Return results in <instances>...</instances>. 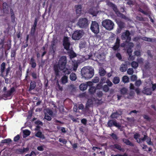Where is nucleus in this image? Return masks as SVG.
I'll return each instance as SVG.
<instances>
[{"label":"nucleus","instance_id":"5fc2aeb1","mask_svg":"<svg viewBox=\"0 0 156 156\" xmlns=\"http://www.w3.org/2000/svg\"><path fill=\"white\" fill-rule=\"evenodd\" d=\"M106 83L107 84V85L109 87H112L113 84L109 79H107L106 80Z\"/></svg>","mask_w":156,"mask_h":156},{"label":"nucleus","instance_id":"8fccbe9b","mask_svg":"<svg viewBox=\"0 0 156 156\" xmlns=\"http://www.w3.org/2000/svg\"><path fill=\"white\" fill-rule=\"evenodd\" d=\"M31 76L33 79H36L37 78V76L36 73L35 72H33L31 73Z\"/></svg>","mask_w":156,"mask_h":156},{"label":"nucleus","instance_id":"a878e982","mask_svg":"<svg viewBox=\"0 0 156 156\" xmlns=\"http://www.w3.org/2000/svg\"><path fill=\"white\" fill-rule=\"evenodd\" d=\"M79 87L81 90L84 91L86 90L87 89V85L86 84L82 83L80 85Z\"/></svg>","mask_w":156,"mask_h":156},{"label":"nucleus","instance_id":"a19ab883","mask_svg":"<svg viewBox=\"0 0 156 156\" xmlns=\"http://www.w3.org/2000/svg\"><path fill=\"white\" fill-rule=\"evenodd\" d=\"M36 30V28L31 27L30 31V34L31 36H34Z\"/></svg>","mask_w":156,"mask_h":156},{"label":"nucleus","instance_id":"5701e85b","mask_svg":"<svg viewBox=\"0 0 156 156\" xmlns=\"http://www.w3.org/2000/svg\"><path fill=\"white\" fill-rule=\"evenodd\" d=\"M93 104V101L91 99H88L86 104V108H88L90 107L91 105Z\"/></svg>","mask_w":156,"mask_h":156},{"label":"nucleus","instance_id":"49530a36","mask_svg":"<svg viewBox=\"0 0 156 156\" xmlns=\"http://www.w3.org/2000/svg\"><path fill=\"white\" fill-rule=\"evenodd\" d=\"M30 131L27 129H25L23 131V134L27 136L30 135Z\"/></svg>","mask_w":156,"mask_h":156},{"label":"nucleus","instance_id":"9b49d317","mask_svg":"<svg viewBox=\"0 0 156 156\" xmlns=\"http://www.w3.org/2000/svg\"><path fill=\"white\" fill-rule=\"evenodd\" d=\"M107 124L108 126L109 127H111L113 126L118 127L119 129H120L121 127V125L117 123L116 120H109L108 121Z\"/></svg>","mask_w":156,"mask_h":156},{"label":"nucleus","instance_id":"680f3d73","mask_svg":"<svg viewBox=\"0 0 156 156\" xmlns=\"http://www.w3.org/2000/svg\"><path fill=\"white\" fill-rule=\"evenodd\" d=\"M137 76L135 75H132L131 77V80L133 81H134L137 79Z\"/></svg>","mask_w":156,"mask_h":156},{"label":"nucleus","instance_id":"f704fd0d","mask_svg":"<svg viewBox=\"0 0 156 156\" xmlns=\"http://www.w3.org/2000/svg\"><path fill=\"white\" fill-rule=\"evenodd\" d=\"M129 49L127 50V53H128L129 55V60H134L135 58L132 55V52L130 51L129 53Z\"/></svg>","mask_w":156,"mask_h":156},{"label":"nucleus","instance_id":"338daca9","mask_svg":"<svg viewBox=\"0 0 156 156\" xmlns=\"http://www.w3.org/2000/svg\"><path fill=\"white\" fill-rule=\"evenodd\" d=\"M20 138V135L19 134H18L14 137V141L15 142H17L19 140Z\"/></svg>","mask_w":156,"mask_h":156},{"label":"nucleus","instance_id":"3c124183","mask_svg":"<svg viewBox=\"0 0 156 156\" xmlns=\"http://www.w3.org/2000/svg\"><path fill=\"white\" fill-rule=\"evenodd\" d=\"M110 136L114 140H117L118 139V137L114 133H112L111 134H110Z\"/></svg>","mask_w":156,"mask_h":156},{"label":"nucleus","instance_id":"6e6552de","mask_svg":"<svg viewBox=\"0 0 156 156\" xmlns=\"http://www.w3.org/2000/svg\"><path fill=\"white\" fill-rule=\"evenodd\" d=\"M16 91L14 87L11 88L9 90H8L5 92L2 95L3 97L7 98L11 97L10 98L11 99L13 94V93L15 92Z\"/></svg>","mask_w":156,"mask_h":156},{"label":"nucleus","instance_id":"4d7b16f0","mask_svg":"<svg viewBox=\"0 0 156 156\" xmlns=\"http://www.w3.org/2000/svg\"><path fill=\"white\" fill-rule=\"evenodd\" d=\"M143 117L144 119H146L148 121H150L151 120V118L147 115H143Z\"/></svg>","mask_w":156,"mask_h":156},{"label":"nucleus","instance_id":"ea45409f","mask_svg":"<svg viewBox=\"0 0 156 156\" xmlns=\"http://www.w3.org/2000/svg\"><path fill=\"white\" fill-rule=\"evenodd\" d=\"M127 91V89L125 87L122 88L120 90L121 93L123 95L126 94Z\"/></svg>","mask_w":156,"mask_h":156},{"label":"nucleus","instance_id":"2f4dec72","mask_svg":"<svg viewBox=\"0 0 156 156\" xmlns=\"http://www.w3.org/2000/svg\"><path fill=\"white\" fill-rule=\"evenodd\" d=\"M140 136V134L138 133H136L133 135L134 138L136 140V142L138 143H140V139L139 138Z\"/></svg>","mask_w":156,"mask_h":156},{"label":"nucleus","instance_id":"6e6d98bb","mask_svg":"<svg viewBox=\"0 0 156 156\" xmlns=\"http://www.w3.org/2000/svg\"><path fill=\"white\" fill-rule=\"evenodd\" d=\"M141 81L140 80H136L135 83V85L137 87H139L141 84Z\"/></svg>","mask_w":156,"mask_h":156},{"label":"nucleus","instance_id":"0e129e2a","mask_svg":"<svg viewBox=\"0 0 156 156\" xmlns=\"http://www.w3.org/2000/svg\"><path fill=\"white\" fill-rule=\"evenodd\" d=\"M138 11H139L140 12H141V13H143V14H144V15H147V12L144 11L140 8H139V9H138Z\"/></svg>","mask_w":156,"mask_h":156},{"label":"nucleus","instance_id":"c85d7f7f","mask_svg":"<svg viewBox=\"0 0 156 156\" xmlns=\"http://www.w3.org/2000/svg\"><path fill=\"white\" fill-rule=\"evenodd\" d=\"M127 69V67L126 66L123 64H122L120 68V70L121 72H125Z\"/></svg>","mask_w":156,"mask_h":156},{"label":"nucleus","instance_id":"4c0bfd02","mask_svg":"<svg viewBox=\"0 0 156 156\" xmlns=\"http://www.w3.org/2000/svg\"><path fill=\"white\" fill-rule=\"evenodd\" d=\"M119 115V114L117 112L112 113L111 115V117L112 119H117Z\"/></svg>","mask_w":156,"mask_h":156},{"label":"nucleus","instance_id":"aec40b11","mask_svg":"<svg viewBox=\"0 0 156 156\" xmlns=\"http://www.w3.org/2000/svg\"><path fill=\"white\" fill-rule=\"evenodd\" d=\"M61 82L62 84H65L68 82V77L67 75H64L61 79Z\"/></svg>","mask_w":156,"mask_h":156},{"label":"nucleus","instance_id":"ddd939ff","mask_svg":"<svg viewBox=\"0 0 156 156\" xmlns=\"http://www.w3.org/2000/svg\"><path fill=\"white\" fill-rule=\"evenodd\" d=\"M99 9L98 7L91 8L89 11V13L93 16H96L99 12Z\"/></svg>","mask_w":156,"mask_h":156},{"label":"nucleus","instance_id":"0eeeda50","mask_svg":"<svg viewBox=\"0 0 156 156\" xmlns=\"http://www.w3.org/2000/svg\"><path fill=\"white\" fill-rule=\"evenodd\" d=\"M62 44L64 49L66 51H69V50L71 43L68 37L66 36L64 37Z\"/></svg>","mask_w":156,"mask_h":156},{"label":"nucleus","instance_id":"473e14b6","mask_svg":"<svg viewBox=\"0 0 156 156\" xmlns=\"http://www.w3.org/2000/svg\"><path fill=\"white\" fill-rule=\"evenodd\" d=\"M6 64L5 62H3L2 63L1 66V72L3 73L5 71V69Z\"/></svg>","mask_w":156,"mask_h":156},{"label":"nucleus","instance_id":"e2e57ef3","mask_svg":"<svg viewBox=\"0 0 156 156\" xmlns=\"http://www.w3.org/2000/svg\"><path fill=\"white\" fill-rule=\"evenodd\" d=\"M87 120L86 119H83L81 120V123L84 125H86L87 123Z\"/></svg>","mask_w":156,"mask_h":156},{"label":"nucleus","instance_id":"603ef678","mask_svg":"<svg viewBox=\"0 0 156 156\" xmlns=\"http://www.w3.org/2000/svg\"><path fill=\"white\" fill-rule=\"evenodd\" d=\"M44 119L48 121H51V117L49 116L47 113L45 114Z\"/></svg>","mask_w":156,"mask_h":156},{"label":"nucleus","instance_id":"4be33fe9","mask_svg":"<svg viewBox=\"0 0 156 156\" xmlns=\"http://www.w3.org/2000/svg\"><path fill=\"white\" fill-rule=\"evenodd\" d=\"M61 70L63 71V72L65 74L64 75H68L70 74L71 71L70 69H68L65 67L64 69L62 70Z\"/></svg>","mask_w":156,"mask_h":156},{"label":"nucleus","instance_id":"4468645a","mask_svg":"<svg viewBox=\"0 0 156 156\" xmlns=\"http://www.w3.org/2000/svg\"><path fill=\"white\" fill-rule=\"evenodd\" d=\"M57 43V40L55 39H53L51 42V49L55 53V51L56 45Z\"/></svg>","mask_w":156,"mask_h":156},{"label":"nucleus","instance_id":"cd10ccee","mask_svg":"<svg viewBox=\"0 0 156 156\" xmlns=\"http://www.w3.org/2000/svg\"><path fill=\"white\" fill-rule=\"evenodd\" d=\"M120 81V78L118 76H115L112 80V82L114 84H118Z\"/></svg>","mask_w":156,"mask_h":156},{"label":"nucleus","instance_id":"79ce46f5","mask_svg":"<svg viewBox=\"0 0 156 156\" xmlns=\"http://www.w3.org/2000/svg\"><path fill=\"white\" fill-rule=\"evenodd\" d=\"M100 79L98 77L96 76L92 80V82L93 83H96L99 82Z\"/></svg>","mask_w":156,"mask_h":156},{"label":"nucleus","instance_id":"37998d69","mask_svg":"<svg viewBox=\"0 0 156 156\" xmlns=\"http://www.w3.org/2000/svg\"><path fill=\"white\" fill-rule=\"evenodd\" d=\"M113 147L115 149H117L118 150H119L120 151H122V148H121V146L120 145H119L118 144H115L113 145Z\"/></svg>","mask_w":156,"mask_h":156},{"label":"nucleus","instance_id":"774afa93","mask_svg":"<svg viewBox=\"0 0 156 156\" xmlns=\"http://www.w3.org/2000/svg\"><path fill=\"white\" fill-rule=\"evenodd\" d=\"M111 156H128L127 154L126 153H124L122 155L121 154H118L116 155L112 154Z\"/></svg>","mask_w":156,"mask_h":156},{"label":"nucleus","instance_id":"e433bc0d","mask_svg":"<svg viewBox=\"0 0 156 156\" xmlns=\"http://www.w3.org/2000/svg\"><path fill=\"white\" fill-rule=\"evenodd\" d=\"M11 142H12V140H11V139H10V138H8V139H5L2 140L1 141V143H2L9 144V143H10Z\"/></svg>","mask_w":156,"mask_h":156},{"label":"nucleus","instance_id":"f257e3e1","mask_svg":"<svg viewBox=\"0 0 156 156\" xmlns=\"http://www.w3.org/2000/svg\"><path fill=\"white\" fill-rule=\"evenodd\" d=\"M66 63V57L65 56H63L60 58L58 63L54 65V70L56 77H58L59 76V69L62 70L64 69Z\"/></svg>","mask_w":156,"mask_h":156},{"label":"nucleus","instance_id":"f03ea898","mask_svg":"<svg viewBox=\"0 0 156 156\" xmlns=\"http://www.w3.org/2000/svg\"><path fill=\"white\" fill-rule=\"evenodd\" d=\"M81 73L83 77L85 79H88L92 78L94 75V70L91 68L84 67L81 69Z\"/></svg>","mask_w":156,"mask_h":156},{"label":"nucleus","instance_id":"052dcab7","mask_svg":"<svg viewBox=\"0 0 156 156\" xmlns=\"http://www.w3.org/2000/svg\"><path fill=\"white\" fill-rule=\"evenodd\" d=\"M37 18H35L34 20V22L33 25L32 26V27L36 28L37 23Z\"/></svg>","mask_w":156,"mask_h":156},{"label":"nucleus","instance_id":"2eb2a0df","mask_svg":"<svg viewBox=\"0 0 156 156\" xmlns=\"http://www.w3.org/2000/svg\"><path fill=\"white\" fill-rule=\"evenodd\" d=\"M3 10L4 13L8 14L9 13V9L8 8L7 4L5 2H4L3 4Z\"/></svg>","mask_w":156,"mask_h":156},{"label":"nucleus","instance_id":"c9c22d12","mask_svg":"<svg viewBox=\"0 0 156 156\" xmlns=\"http://www.w3.org/2000/svg\"><path fill=\"white\" fill-rule=\"evenodd\" d=\"M131 66L134 69H136L138 66V63L135 62L133 61L131 63Z\"/></svg>","mask_w":156,"mask_h":156},{"label":"nucleus","instance_id":"393cba45","mask_svg":"<svg viewBox=\"0 0 156 156\" xmlns=\"http://www.w3.org/2000/svg\"><path fill=\"white\" fill-rule=\"evenodd\" d=\"M143 92V93L147 95H150L152 94V91L151 89L149 88L144 89Z\"/></svg>","mask_w":156,"mask_h":156},{"label":"nucleus","instance_id":"7c9ffc66","mask_svg":"<svg viewBox=\"0 0 156 156\" xmlns=\"http://www.w3.org/2000/svg\"><path fill=\"white\" fill-rule=\"evenodd\" d=\"M96 88L95 87L91 86L89 90V92L90 94H94L96 92Z\"/></svg>","mask_w":156,"mask_h":156},{"label":"nucleus","instance_id":"b1692460","mask_svg":"<svg viewBox=\"0 0 156 156\" xmlns=\"http://www.w3.org/2000/svg\"><path fill=\"white\" fill-rule=\"evenodd\" d=\"M70 79L73 81L76 80L77 79V77L76 74L74 73H71L69 76Z\"/></svg>","mask_w":156,"mask_h":156},{"label":"nucleus","instance_id":"a18cd8bd","mask_svg":"<svg viewBox=\"0 0 156 156\" xmlns=\"http://www.w3.org/2000/svg\"><path fill=\"white\" fill-rule=\"evenodd\" d=\"M119 27L121 28H123L125 27V23L122 22L120 21L118 23Z\"/></svg>","mask_w":156,"mask_h":156},{"label":"nucleus","instance_id":"f8f14e48","mask_svg":"<svg viewBox=\"0 0 156 156\" xmlns=\"http://www.w3.org/2000/svg\"><path fill=\"white\" fill-rule=\"evenodd\" d=\"M29 150V148L27 147L26 148L23 147V149L21 148L16 149L15 152L17 154H23L24 152H27Z\"/></svg>","mask_w":156,"mask_h":156},{"label":"nucleus","instance_id":"7ed1b4c3","mask_svg":"<svg viewBox=\"0 0 156 156\" xmlns=\"http://www.w3.org/2000/svg\"><path fill=\"white\" fill-rule=\"evenodd\" d=\"M88 20L85 18H80L77 23V25L81 28H86L88 26Z\"/></svg>","mask_w":156,"mask_h":156},{"label":"nucleus","instance_id":"a211bd4d","mask_svg":"<svg viewBox=\"0 0 156 156\" xmlns=\"http://www.w3.org/2000/svg\"><path fill=\"white\" fill-rule=\"evenodd\" d=\"M68 51V53L69 54V55L70 58H73L76 56L77 55L76 54L73 50L69 49V50Z\"/></svg>","mask_w":156,"mask_h":156},{"label":"nucleus","instance_id":"09e8293b","mask_svg":"<svg viewBox=\"0 0 156 156\" xmlns=\"http://www.w3.org/2000/svg\"><path fill=\"white\" fill-rule=\"evenodd\" d=\"M133 69L132 68H129L128 69L127 73L129 75H132L133 73Z\"/></svg>","mask_w":156,"mask_h":156},{"label":"nucleus","instance_id":"39448f33","mask_svg":"<svg viewBox=\"0 0 156 156\" xmlns=\"http://www.w3.org/2000/svg\"><path fill=\"white\" fill-rule=\"evenodd\" d=\"M102 26L108 30H111L113 28L114 23L111 20H106L102 22Z\"/></svg>","mask_w":156,"mask_h":156},{"label":"nucleus","instance_id":"dca6fc26","mask_svg":"<svg viewBox=\"0 0 156 156\" xmlns=\"http://www.w3.org/2000/svg\"><path fill=\"white\" fill-rule=\"evenodd\" d=\"M77 14L80 15L81 13L82 6L80 5H76L75 6Z\"/></svg>","mask_w":156,"mask_h":156},{"label":"nucleus","instance_id":"c03bdc74","mask_svg":"<svg viewBox=\"0 0 156 156\" xmlns=\"http://www.w3.org/2000/svg\"><path fill=\"white\" fill-rule=\"evenodd\" d=\"M109 90L108 86L107 85H105L103 87V90L105 92H107Z\"/></svg>","mask_w":156,"mask_h":156},{"label":"nucleus","instance_id":"864d4df0","mask_svg":"<svg viewBox=\"0 0 156 156\" xmlns=\"http://www.w3.org/2000/svg\"><path fill=\"white\" fill-rule=\"evenodd\" d=\"M59 141L62 143L64 144H65L67 143V140L66 139L62 138L59 139Z\"/></svg>","mask_w":156,"mask_h":156},{"label":"nucleus","instance_id":"9d476101","mask_svg":"<svg viewBox=\"0 0 156 156\" xmlns=\"http://www.w3.org/2000/svg\"><path fill=\"white\" fill-rule=\"evenodd\" d=\"M130 33L128 30H126L125 32L122 33L121 35V38L122 40L126 39L130 41L131 39L130 37Z\"/></svg>","mask_w":156,"mask_h":156},{"label":"nucleus","instance_id":"bf43d9fd","mask_svg":"<svg viewBox=\"0 0 156 156\" xmlns=\"http://www.w3.org/2000/svg\"><path fill=\"white\" fill-rule=\"evenodd\" d=\"M127 4L131 6L134 5V2L133 1L131 0H128L126 2Z\"/></svg>","mask_w":156,"mask_h":156},{"label":"nucleus","instance_id":"1a4fd4ad","mask_svg":"<svg viewBox=\"0 0 156 156\" xmlns=\"http://www.w3.org/2000/svg\"><path fill=\"white\" fill-rule=\"evenodd\" d=\"M82 31L81 30H77L74 32L72 34V38L74 40H79L83 36Z\"/></svg>","mask_w":156,"mask_h":156},{"label":"nucleus","instance_id":"f3484780","mask_svg":"<svg viewBox=\"0 0 156 156\" xmlns=\"http://www.w3.org/2000/svg\"><path fill=\"white\" fill-rule=\"evenodd\" d=\"M122 140L123 142L126 144V145H129L132 147H133L134 146V144L131 142L128 139L123 138L122 139Z\"/></svg>","mask_w":156,"mask_h":156},{"label":"nucleus","instance_id":"13d9d810","mask_svg":"<svg viewBox=\"0 0 156 156\" xmlns=\"http://www.w3.org/2000/svg\"><path fill=\"white\" fill-rule=\"evenodd\" d=\"M35 123L37 125H40L41 126H42L43 125V123L42 122L39 120H37L35 121Z\"/></svg>","mask_w":156,"mask_h":156},{"label":"nucleus","instance_id":"6ab92c4d","mask_svg":"<svg viewBox=\"0 0 156 156\" xmlns=\"http://www.w3.org/2000/svg\"><path fill=\"white\" fill-rule=\"evenodd\" d=\"M29 64L31 65L32 68H34L36 67L37 65L35 60L33 57H32L31 58Z\"/></svg>","mask_w":156,"mask_h":156},{"label":"nucleus","instance_id":"69168bd1","mask_svg":"<svg viewBox=\"0 0 156 156\" xmlns=\"http://www.w3.org/2000/svg\"><path fill=\"white\" fill-rule=\"evenodd\" d=\"M120 46L117 44L115 45L112 47V49L114 51L117 50L119 47Z\"/></svg>","mask_w":156,"mask_h":156},{"label":"nucleus","instance_id":"58836bf2","mask_svg":"<svg viewBox=\"0 0 156 156\" xmlns=\"http://www.w3.org/2000/svg\"><path fill=\"white\" fill-rule=\"evenodd\" d=\"M16 50H12L11 51V57L12 58H14V59H15V58L16 57Z\"/></svg>","mask_w":156,"mask_h":156},{"label":"nucleus","instance_id":"72a5a7b5","mask_svg":"<svg viewBox=\"0 0 156 156\" xmlns=\"http://www.w3.org/2000/svg\"><path fill=\"white\" fill-rule=\"evenodd\" d=\"M86 44V43L85 41H81L79 44V48H85Z\"/></svg>","mask_w":156,"mask_h":156},{"label":"nucleus","instance_id":"412c9836","mask_svg":"<svg viewBox=\"0 0 156 156\" xmlns=\"http://www.w3.org/2000/svg\"><path fill=\"white\" fill-rule=\"evenodd\" d=\"M36 86V82L34 81H31L30 83V86L29 90V91L34 89Z\"/></svg>","mask_w":156,"mask_h":156},{"label":"nucleus","instance_id":"c756f323","mask_svg":"<svg viewBox=\"0 0 156 156\" xmlns=\"http://www.w3.org/2000/svg\"><path fill=\"white\" fill-rule=\"evenodd\" d=\"M122 81L125 83H127L129 81V77L127 76H124L122 77Z\"/></svg>","mask_w":156,"mask_h":156},{"label":"nucleus","instance_id":"bb28decb","mask_svg":"<svg viewBox=\"0 0 156 156\" xmlns=\"http://www.w3.org/2000/svg\"><path fill=\"white\" fill-rule=\"evenodd\" d=\"M35 136H36L39 138L42 139L44 138V136L42 134L41 132L40 131H38L35 134Z\"/></svg>","mask_w":156,"mask_h":156},{"label":"nucleus","instance_id":"423d86ee","mask_svg":"<svg viewBox=\"0 0 156 156\" xmlns=\"http://www.w3.org/2000/svg\"><path fill=\"white\" fill-rule=\"evenodd\" d=\"M90 29L95 34H98L99 32V25L96 21H92L91 24Z\"/></svg>","mask_w":156,"mask_h":156},{"label":"nucleus","instance_id":"de8ad7c7","mask_svg":"<svg viewBox=\"0 0 156 156\" xmlns=\"http://www.w3.org/2000/svg\"><path fill=\"white\" fill-rule=\"evenodd\" d=\"M106 73L104 69H101L99 72L100 75L102 76H105Z\"/></svg>","mask_w":156,"mask_h":156},{"label":"nucleus","instance_id":"20e7f679","mask_svg":"<svg viewBox=\"0 0 156 156\" xmlns=\"http://www.w3.org/2000/svg\"><path fill=\"white\" fill-rule=\"evenodd\" d=\"M107 5L110 7L112 8L118 16L123 19H126V16L124 15L121 13L118 10L115 4L111 2H109L108 3Z\"/></svg>","mask_w":156,"mask_h":156}]
</instances>
